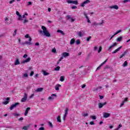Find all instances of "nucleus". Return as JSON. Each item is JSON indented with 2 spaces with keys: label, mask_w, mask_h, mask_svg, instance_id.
<instances>
[{
  "label": "nucleus",
  "mask_w": 130,
  "mask_h": 130,
  "mask_svg": "<svg viewBox=\"0 0 130 130\" xmlns=\"http://www.w3.org/2000/svg\"><path fill=\"white\" fill-rule=\"evenodd\" d=\"M42 29L43 30L39 31L40 35H42V36H46V37H50V33H49L46 28V27L42 26Z\"/></svg>",
  "instance_id": "obj_1"
},
{
  "label": "nucleus",
  "mask_w": 130,
  "mask_h": 130,
  "mask_svg": "<svg viewBox=\"0 0 130 130\" xmlns=\"http://www.w3.org/2000/svg\"><path fill=\"white\" fill-rule=\"evenodd\" d=\"M32 41V38H29V40H28V41H25L24 43H22V45H32V42H31Z\"/></svg>",
  "instance_id": "obj_2"
},
{
  "label": "nucleus",
  "mask_w": 130,
  "mask_h": 130,
  "mask_svg": "<svg viewBox=\"0 0 130 130\" xmlns=\"http://www.w3.org/2000/svg\"><path fill=\"white\" fill-rule=\"evenodd\" d=\"M69 113V108H66L64 111V114L63 117V120H66L67 119V115H68Z\"/></svg>",
  "instance_id": "obj_3"
},
{
  "label": "nucleus",
  "mask_w": 130,
  "mask_h": 130,
  "mask_svg": "<svg viewBox=\"0 0 130 130\" xmlns=\"http://www.w3.org/2000/svg\"><path fill=\"white\" fill-rule=\"evenodd\" d=\"M18 105H20V103H15V104L11 105V106L10 107V110H13L14 108H16Z\"/></svg>",
  "instance_id": "obj_4"
},
{
  "label": "nucleus",
  "mask_w": 130,
  "mask_h": 130,
  "mask_svg": "<svg viewBox=\"0 0 130 130\" xmlns=\"http://www.w3.org/2000/svg\"><path fill=\"white\" fill-rule=\"evenodd\" d=\"M27 98H28V94L25 93L23 98L21 100V102H26Z\"/></svg>",
  "instance_id": "obj_5"
},
{
  "label": "nucleus",
  "mask_w": 130,
  "mask_h": 130,
  "mask_svg": "<svg viewBox=\"0 0 130 130\" xmlns=\"http://www.w3.org/2000/svg\"><path fill=\"white\" fill-rule=\"evenodd\" d=\"M117 46V43H114L111 46L109 47L108 49V51H111L112 48H113V47H115V46Z\"/></svg>",
  "instance_id": "obj_6"
},
{
  "label": "nucleus",
  "mask_w": 130,
  "mask_h": 130,
  "mask_svg": "<svg viewBox=\"0 0 130 130\" xmlns=\"http://www.w3.org/2000/svg\"><path fill=\"white\" fill-rule=\"evenodd\" d=\"M89 3H90V1L89 0H86L85 1H84V2L81 3L80 6L82 8H84V7H85V6H86V5H87V4H89Z\"/></svg>",
  "instance_id": "obj_7"
},
{
  "label": "nucleus",
  "mask_w": 130,
  "mask_h": 130,
  "mask_svg": "<svg viewBox=\"0 0 130 130\" xmlns=\"http://www.w3.org/2000/svg\"><path fill=\"white\" fill-rule=\"evenodd\" d=\"M103 117L104 118H107L110 116V114L108 113L103 112Z\"/></svg>",
  "instance_id": "obj_8"
},
{
  "label": "nucleus",
  "mask_w": 130,
  "mask_h": 130,
  "mask_svg": "<svg viewBox=\"0 0 130 130\" xmlns=\"http://www.w3.org/2000/svg\"><path fill=\"white\" fill-rule=\"evenodd\" d=\"M121 48H122V46H120L119 48H117L116 50H115L114 51H113L112 52V54H114L115 53H117V52H118V51H119V50H120V49H121Z\"/></svg>",
  "instance_id": "obj_9"
},
{
  "label": "nucleus",
  "mask_w": 130,
  "mask_h": 130,
  "mask_svg": "<svg viewBox=\"0 0 130 130\" xmlns=\"http://www.w3.org/2000/svg\"><path fill=\"white\" fill-rule=\"evenodd\" d=\"M106 104H107V103L106 102H105L103 104H102L101 103H99L98 104L99 108H100V109H101V108H102V107H103V106L106 105Z\"/></svg>",
  "instance_id": "obj_10"
},
{
  "label": "nucleus",
  "mask_w": 130,
  "mask_h": 130,
  "mask_svg": "<svg viewBox=\"0 0 130 130\" xmlns=\"http://www.w3.org/2000/svg\"><path fill=\"white\" fill-rule=\"evenodd\" d=\"M67 19L70 22H75V19H74L72 17H71V15H68L67 16Z\"/></svg>",
  "instance_id": "obj_11"
},
{
  "label": "nucleus",
  "mask_w": 130,
  "mask_h": 130,
  "mask_svg": "<svg viewBox=\"0 0 130 130\" xmlns=\"http://www.w3.org/2000/svg\"><path fill=\"white\" fill-rule=\"evenodd\" d=\"M104 23V21L103 20L102 21L101 23H97L96 22H92V25H93L94 26H98V25H103V23Z\"/></svg>",
  "instance_id": "obj_12"
},
{
  "label": "nucleus",
  "mask_w": 130,
  "mask_h": 130,
  "mask_svg": "<svg viewBox=\"0 0 130 130\" xmlns=\"http://www.w3.org/2000/svg\"><path fill=\"white\" fill-rule=\"evenodd\" d=\"M107 60H108V59H107L106 60H105L104 62L102 63L101 64V65L98 68H97L96 71H98V70H100V69H101V67H102V66H103L104 64H105V63H106V62L107 61Z\"/></svg>",
  "instance_id": "obj_13"
},
{
  "label": "nucleus",
  "mask_w": 130,
  "mask_h": 130,
  "mask_svg": "<svg viewBox=\"0 0 130 130\" xmlns=\"http://www.w3.org/2000/svg\"><path fill=\"white\" fill-rule=\"evenodd\" d=\"M62 56H63V57H64L66 58L68 57V56H70V53H69L67 52H64L62 53Z\"/></svg>",
  "instance_id": "obj_14"
},
{
  "label": "nucleus",
  "mask_w": 130,
  "mask_h": 130,
  "mask_svg": "<svg viewBox=\"0 0 130 130\" xmlns=\"http://www.w3.org/2000/svg\"><path fill=\"white\" fill-rule=\"evenodd\" d=\"M77 35L79 36V37H82L84 35V30L78 31L77 32Z\"/></svg>",
  "instance_id": "obj_15"
},
{
  "label": "nucleus",
  "mask_w": 130,
  "mask_h": 130,
  "mask_svg": "<svg viewBox=\"0 0 130 130\" xmlns=\"http://www.w3.org/2000/svg\"><path fill=\"white\" fill-rule=\"evenodd\" d=\"M31 109V108L30 107H28L25 110V112L24 113V115L25 116H27L28 113L29 112V111H30V110Z\"/></svg>",
  "instance_id": "obj_16"
},
{
  "label": "nucleus",
  "mask_w": 130,
  "mask_h": 130,
  "mask_svg": "<svg viewBox=\"0 0 130 130\" xmlns=\"http://www.w3.org/2000/svg\"><path fill=\"white\" fill-rule=\"evenodd\" d=\"M30 60H31V58L30 57H28L26 59L21 61V63L23 64V63H26V62H29V61H30Z\"/></svg>",
  "instance_id": "obj_17"
},
{
  "label": "nucleus",
  "mask_w": 130,
  "mask_h": 130,
  "mask_svg": "<svg viewBox=\"0 0 130 130\" xmlns=\"http://www.w3.org/2000/svg\"><path fill=\"white\" fill-rule=\"evenodd\" d=\"M6 101L3 102V104H4V105H7V104H9V100H10V98H6Z\"/></svg>",
  "instance_id": "obj_18"
},
{
  "label": "nucleus",
  "mask_w": 130,
  "mask_h": 130,
  "mask_svg": "<svg viewBox=\"0 0 130 130\" xmlns=\"http://www.w3.org/2000/svg\"><path fill=\"white\" fill-rule=\"evenodd\" d=\"M53 96L56 97V94L53 93L51 95V96H49L48 100H53L54 99V98H53Z\"/></svg>",
  "instance_id": "obj_19"
},
{
  "label": "nucleus",
  "mask_w": 130,
  "mask_h": 130,
  "mask_svg": "<svg viewBox=\"0 0 130 130\" xmlns=\"http://www.w3.org/2000/svg\"><path fill=\"white\" fill-rule=\"evenodd\" d=\"M18 64H20V60L18 58L16 59L14 62V66H18Z\"/></svg>",
  "instance_id": "obj_20"
},
{
  "label": "nucleus",
  "mask_w": 130,
  "mask_h": 130,
  "mask_svg": "<svg viewBox=\"0 0 130 130\" xmlns=\"http://www.w3.org/2000/svg\"><path fill=\"white\" fill-rule=\"evenodd\" d=\"M59 87H61V85L60 84L55 85V89L56 91H58V90H59Z\"/></svg>",
  "instance_id": "obj_21"
},
{
  "label": "nucleus",
  "mask_w": 130,
  "mask_h": 130,
  "mask_svg": "<svg viewBox=\"0 0 130 130\" xmlns=\"http://www.w3.org/2000/svg\"><path fill=\"white\" fill-rule=\"evenodd\" d=\"M110 8V9H115V10H118V6L117 5L111 6Z\"/></svg>",
  "instance_id": "obj_22"
},
{
  "label": "nucleus",
  "mask_w": 130,
  "mask_h": 130,
  "mask_svg": "<svg viewBox=\"0 0 130 130\" xmlns=\"http://www.w3.org/2000/svg\"><path fill=\"white\" fill-rule=\"evenodd\" d=\"M43 90V88L40 87L37 89L36 92H42Z\"/></svg>",
  "instance_id": "obj_23"
},
{
  "label": "nucleus",
  "mask_w": 130,
  "mask_h": 130,
  "mask_svg": "<svg viewBox=\"0 0 130 130\" xmlns=\"http://www.w3.org/2000/svg\"><path fill=\"white\" fill-rule=\"evenodd\" d=\"M75 42L76 41L75 40V39H71V40L70 41L71 45H73V44H74V43H75Z\"/></svg>",
  "instance_id": "obj_24"
},
{
  "label": "nucleus",
  "mask_w": 130,
  "mask_h": 130,
  "mask_svg": "<svg viewBox=\"0 0 130 130\" xmlns=\"http://www.w3.org/2000/svg\"><path fill=\"white\" fill-rule=\"evenodd\" d=\"M57 33H60L61 34V35H65L64 32H63V31L61 30L58 29L57 30Z\"/></svg>",
  "instance_id": "obj_25"
},
{
  "label": "nucleus",
  "mask_w": 130,
  "mask_h": 130,
  "mask_svg": "<svg viewBox=\"0 0 130 130\" xmlns=\"http://www.w3.org/2000/svg\"><path fill=\"white\" fill-rule=\"evenodd\" d=\"M29 127H30V125L24 126H23V127L22 128V129H24V130H27Z\"/></svg>",
  "instance_id": "obj_26"
},
{
  "label": "nucleus",
  "mask_w": 130,
  "mask_h": 130,
  "mask_svg": "<svg viewBox=\"0 0 130 130\" xmlns=\"http://www.w3.org/2000/svg\"><path fill=\"white\" fill-rule=\"evenodd\" d=\"M42 72H43V73L44 76H47V75H49V73L46 72V71H44V70H43V71H42Z\"/></svg>",
  "instance_id": "obj_27"
},
{
  "label": "nucleus",
  "mask_w": 130,
  "mask_h": 130,
  "mask_svg": "<svg viewBox=\"0 0 130 130\" xmlns=\"http://www.w3.org/2000/svg\"><path fill=\"white\" fill-rule=\"evenodd\" d=\"M57 121H58V122H61V120L60 119V116H58L57 117Z\"/></svg>",
  "instance_id": "obj_28"
},
{
  "label": "nucleus",
  "mask_w": 130,
  "mask_h": 130,
  "mask_svg": "<svg viewBox=\"0 0 130 130\" xmlns=\"http://www.w3.org/2000/svg\"><path fill=\"white\" fill-rule=\"evenodd\" d=\"M72 4H73V5H79V3L78 2V1H73Z\"/></svg>",
  "instance_id": "obj_29"
},
{
  "label": "nucleus",
  "mask_w": 130,
  "mask_h": 130,
  "mask_svg": "<svg viewBox=\"0 0 130 130\" xmlns=\"http://www.w3.org/2000/svg\"><path fill=\"white\" fill-rule=\"evenodd\" d=\"M60 81L61 82H63L64 81V76H61L60 77Z\"/></svg>",
  "instance_id": "obj_30"
},
{
  "label": "nucleus",
  "mask_w": 130,
  "mask_h": 130,
  "mask_svg": "<svg viewBox=\"0 0 130 130\" xmlns=\"http://www.w3.org/2000/svg\"><path fill=\"white\" fill-rule=\"evenodd\" d=\"M18 16V20L19 21H22L23 19H22V15H21V14H19Z\"/></svg>",
  "instance_id": "obj_31"
},
{
  "label": "nucleus",
  "mask_w": 130,
  "mask_h": 130,
  "mask_svg": "<svg viewBox=\"0 0 130 130\" xmlns=\"http://www.w3.org/2000/svg\"><path fill=\"white\" fill-rule=\"evenodd\" d=\"M48 124L50 127H53V125L52 124V123H51V122H48Z\"/></svg>",
  "instance_id": "obj_32"
},
{
  "label": "nucleus",
  "mask_w": 130,
  "mask_h": 130,
  "mask_svg": "<svg viewBox=\"0 0 130 130\" xmlns=\"http://www.w3.org/2000/svg\"><path fill=\"white\" fill-rule=\"evenodd\" d=\"M123 67H124V68H125V67H126V66H127V61H125L123 63Z\"/></svg>",
  "instance_id": "obj_33"
},
{
  "label": "nucleus",
  "mask_w": 130,
  "mask_h": 130,
  "mask_svg": "<svg viewBox=\"0 0 130 130\" xmlns=\"http://www.w3.org/2000/svg\"><path fill=\"white\" fill-rule=\"evenodd\" d=\"M122 39V37H120L116 39V41H118V42L121 41Z\"/></svg>",
  "instance_id": "obj_34"
},
{
  "label": "nucleus",
  "mask_w": 130,
  "mask_h": 130,
  "mask_svg": "<svg viewBox=\"0 0 130 130\" xmlns=\"http://www.w3.org/2000/svg\"><path fill=\"white\" fill-rule=\"evenodd\" d=\"M5 21H6V23L7 25H10V23H8V21H9V18L7 17L5 18Z\"/></svg>",
  "instance_id": "obj_35"
},
{
  "label": "nucleus",
  "mask_w": 130,
  "mask_h": 130,
  "mask_svg": "<svg viewBox=\"0 0 130 130\" xmlns=\"http://www.w3.org/2000/svg\"><path fill=\"white\" fill-rule=\"evenodd\" d=\"M99 89H102V87L99 86L98 87L96 88L95 89V92H98Z\"/></svg>",
  "instance_id": "obj_36"
},
{
  "label": "nucleus",
  "mask_w": 130,
  "mask_h": 130,
  "mask_svg": "<svg viewBox=\"0 0 130 130\" xmlns=\"http://www.w3.org/2000/svg\"><path fill=\"white\" fill-rule=\"evenodd\" d=\"M59 70H60V67L59 66H57L54 69V71H59Z\"/></svg>",
  "instance_id": "obj_37"
},
{
  "label": "nucleus",
  "mask_w": 130,
  "mask_h": 130,
  "mask_svg": "<svg viewBox=\"0 0 130 130\" xmlns=\"http://www.w3.org/2000/svg\"><path fill=\"white\" fill-rule=\"evenodd\" d=\"M76 43L77 45H79L81 43V41L80 40H77L76 42Z\"/></svg>",
  "instance_id": "obj_38"
},
{
  "label": "nucleus",
  "mask_w": 130,
  "mask_h": 130,
  "mask_svg": "<svg viewBox=\"0 0 130 130\" xmlns=\"http://www.w3.org/2000/svg\"><path fill=\"white\" fill-rule=\"evenodd\" d=\"M29 22V20L28 19H24V20L23 21V24H26V23H28Z\"/></svg>",
  "instance_id": "obj_39"
},
{
  "label": "nucleus",
  "mask_w": 130,
  "mask_h": 130,
  "mask_svg": "<svg viewBox=\"0 0 130 130\" xmlns=\"http://www.w3.org/2000/svg\"><path fill=\"white\" fill-rule=\"evenodd\" d=\"M52 52L55 53V52H56V49H55V48H53L52 50Z\"/></svg>",
  "instance_id": "obj_40"
},
{
  "label": "nucleus",
  "mask_w": 130,
  "mask_h": 130,
  "mask_svg": "<svg viewBox=\"0 0 130 130\" xmlns=\"http://www.w3.org/2000/svg\"><path fill=\"white\" fill-rule=\"evenodd\" d=\"M83 15H84V16L85 17V18H86V19H88V16H87V13H86V12H83Z\"/></svg>",
  "instance_id": "obj_41"
},
{
  "label": "nucleus",
  "mask_w": 130,
  "mask_h": 130,
  "mask_svg": "<svg viewBox=\"0 0 130 130\" xmlns=\"http://www.w3.org/2000/svg\"><path fill=\"white\" fill-rule=\"evenodd\" d=\"M101 50H102V47L100 46L98 50V53H100V52H101Z\"/></svg>",
  "instance_id": "obj_42"
},
{
  "label": "nucleus",
  "mask_w": 130,
  "mask_h": 130,
  "mask_svg": "<svg viewBox=\"0 0 130 130\" xmlns=\"http://www.w3.org/2000/svg\"><path fill=\"white\" fill-rule=\"evenodd\" d=\"M67 2L68 4H73V1L72 0H67Z\"/></svg>",
  "instance_id": "obj_43"
},
{
  "label": "nucleus",
  "mask_w": 130,
  "mask_h": 130,
  "mask_svg": "<svg viewBox=\"0 0 130 130\" xmlns=\"http://www.w3.org/2000/svg\"><path fill=\"white\" fill-rule=\"evenodd\" d=\"M122 126V124H119L117 128H116V130H119L120 127Z\"/></svg>",
  "instance_id": "obj_44"
},
{
  "label": "nucleus",
  "mask_w": 130,
  "mask_h": 130,
  "mask_svg": "<svg viewBox=\"0 0 130 130\" xmlns=\"http://www.w3.org/2000/svg\"><path fill=\"white\" fill-rule=\"evenodd\" d=\"M121 32V30H118L116 33L114 34V35H117L119 33H120Z\"/></svg>",
  "instance_id": "obj_45"
},
{
  "label": "nucleus",
  "mask_w": 130,
  "mask_h": 130,
  "mask_svg": "<svg viewBox=\"0 0 130 130\" xmlns=\"http://www.w3.org/2000/svg\"><path fill=\"white\" fill-rule=\"evenodd\" d=\"M16 34H17V29H15L13 32V36H16Z\"/></svg>",
  "instance_id": "obj_46"
},
{
  "label": "nucleus",
  "mask_w": 130,
  "mask_h": 130,
  "mask_svg": "<svg viewBox=\"0 0 130 130\" xmlns=\"http://www.w3.org/2000/svg\"><path fill=\"white\" fill-rule=\"evenodd\" d=\"M82 115H83V116H85V117L88 116V113H83L82 114Z\"/></svg>",
  "instance_id": "obj_47"
},
{
  "label": "nucleus",
  "mask_w": 130,
  "mask_h": 130,
  "mask_svg": "<svg viewBox=\"0 0 130 130\" xmlns=\"http://www.w3.org/2000/svg\"><path fill=\"white\" fill-rule=\"evenodd\" d=\"M110 67H109V66L108 65H106L105 67V70H107V69H110Z\"/></svg>",
  "instance_id": "obj_48"
},
{
  "label": "nucleus",
  "mask_w": 130,
  "mask_h": 130,
  "mask_svg": "<svg viewBox=\"0 0 130 130\" xmlns=\"http://www.w3.org/2000/svg\"><path fill=\"white\" fill-rule=\"evenodd\" d=\"M27 77H28V74L25 73L23 74V78H27Z\"/></svg>",
  "instance_id": "obj_49"
},
{
  "label": "nucleus",
  "mask_w": 130,
  "mask_h": 130,
  "mask_svg": "<svg viewBox=\"0 0 130 130\" xmlns=\"http://www.w3.org/2000/svg\"><path fill=\"white\" fill-rule=\"evenodd\" d=\"M77 6H73V7H71V9H72V10H75L76 9H77Z\"/></svg>",
  "instance_id": "obj_50"
},
{
  "label": "nucleus",
  "mask_w": 130,
  "mask_h": 130,
  "mask_svg": "<svg viewBox=\"0 0 130 130\" xmlns=\"http://www.w3.org/2000/svg\"><path fill=\"white\" fill-rule=\"evenodd\" d=\"M13 115L14 116H19V115H20V114H18L17 113H15L13 114Z\"/></svg>",
  "instance_id": "obj_51"
},
{
  "label": "nucleus",
  "mask_w": 130,
  "mask_h": 130,
  "mask_svg": "<svg viewBox=\"0 0 130 130\" xmlns=\"http://www.w3.org/2000/svg\"><path fill=\"white\" fill-rule=\"evenodd\" d=\"M63 56H62V55H61V57H60V58L59 59V61H61V60H62V59H63Z\"/></svg>",
  "instance_id": "obj_52"
},
{
  "label": "nucleus",
  "mask_w": 130,
  "mask_h": 130,
  "mask_svg": "<svg viewBox=\"0 0 130 130\" xmlns=\"http://www.w3.org/2000/svg\"><path fill=\"white\" fill-rule=\"evenodd\" d=\"M34 75V72L31 71L30 74V77H32V76H33Z\"/></svg>",
  "instance_id": "obj_53"
},
{
  "label": "nucleus",
  "mask_w": 130,
  "mask_h": 130,
  "mask_svg": "<svg viewBox=\"0 0 130 130\" xmlns=\"http://www.w3.org/2000/svg\"><path fill=\"white\" fill-rule=\"evenodd\" d=\"M128 2H129V0H124L123 3H124V4H126V3H128Z\"/></svg>",
  "instance_id": "obj_54"
},
{
  "label": "nucleus",
  "mask_w": 130,
  "mask_h": 130,
  "mask_svg": "<svg viewBox=\"0 0 130 130\" xmlns=\"http://www.w3.org/2000/svg\"><path fill=\"white\" fill-rule=\"evenodd\" d=\"M91 38H92V37L89 36L88 38L87 39V41H90Z\"/></svg>",
  "instance_id": "obj_55"
},
{
  "label": "nucleus",
  "mask_w": 130,
  "mask_h": 130,
  "mask_svg": "<svg viewBox=\"0 0 130 130\" xmlns=\"http://www.w3.org/2000/svg\"><path fill=\"white\" fill-rule=\"evenodd\" d=\"M127 99H128L127 98H125L123 101V103H124V102H126V101H127Z\"/></svg>",
  "instance_id": "obj_56"
},
{
  "label": "nucleus",
  "mask_w": 130,
  "mask_h": 130,
  "mask_svg": "<svg viewBox=\"0 0 130 130\" xmlns=\"http://www.w3.org/2000/svg\"><path fill=\"white\" fill-rule=\"evenodd\" d=\"M28 57V55H27V54H24V55L23 56V58H26V57Z\"/></svg>",
  "instance_id": "obj_57"
},
{
  "label": "nucleus",
  "mask_w": 130,
  "mask_h": 130,
  "mask_svg": "<svg viewBox=\"0 0 130 130\" xmlns=\"http://www.w3.org/2000/svg\"><path fill=\"white\" fill-rule=\"evenodd\" d=\"M14 2H15V0H11L10 1L9 4L10 5H12V4H13V3H14Z\"/></svg>",
  "instance_id": "obj_58"
},
{
  "label": "nucleus",
  "mask_w": 130,
  "mask_h": 130,
  "mask_svg": "<svg viewBox=\"0 0 130 130\" xmlns=\"http://www.w3.org/2000/svg\"><path fill=\"white\" fill-rule=\"evenodd\" d=\"M91 118L93 120L96 119V116H92Z\"/></svg>",
  "instance_id": "obj_59"
},
{
  "label": "nucleus",
  "mask_w": 130,
  "mask_h": 130,
  "mask_svg": "<svg viewBox=\"0 0 130 130\" xmlns=\"http://www.w3.org/2000/svg\"><path fill=\"white\" fill-rule=\"evenodd\" d=\"M90 124L91 125H93L95 124V123L94 122V121H91L90 122Z\"/></svg>",
  "instance_id": "obj_60"
},
{
  "label": "nucleus",
  "mask_w": 130,
  "mask_h": 130,
  "mask_svg": "<svg viewBox=\"0 0 130 130\" xmlns=\"http://www.w3.org/2000/svg\"><path fill=\"white\" fill-rule=\"evenodd\" d=\"M18 120H19V121H21L22 120H24V118L21 117L19 119H18Z\"/></svg>",
  "instance_id": "obj_61"
},
{
  "label": "nucleus",
  "mask_w": 130,
  "mask_h": 130,
  "mask_svg": "<svg viewBox=\"0 0 130 130\" xmlns=\"http://www.w3.org/2000/svg\"><path fill=\"white\" fill-rule=\"evenodd\" d=\"M123 56H124V54H122L120 57H119V58H122L123 57Z\"/></svg>",
  "instance_id": "obj_62"
},
{
  "label": "nucleus",
  "mask_w": 130,
  "mask_h": 130,
  "mask_svg": "<svg viewBox=\"0 0 130 130\" xmlns=\"http://www.w3.org/2000/svg\"><path fill=\"white\" fill-rule=\"evenodd\" d=\"M31 5H32V2H28L27 6H31Z\"/></svg>",
  "instance_id": "obj_63"
},
{
  "label": "nucleus",
  "mask_w": 130,
  "mask_h": 130,
  "mask_svg": "<svg viewBox=\"0 0 130 130\" xmlns=\"http://www.w3.org/2000/svg\"><path fill=\"white\" fill-rule=\"evenodd\" d=\"M39 130H44V127H41L40 128H39Z\"/></svg>",
  "instance_id": "obj_64"
}]
</instances>
